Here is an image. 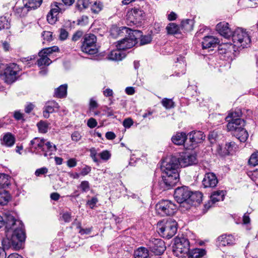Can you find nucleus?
Instances as JSON below:
<instances>
[{
  "instance_id": "nucleus-1",
  "label": "nucleus",
  "mask_w": 258,
  "mask_h": 258,
  "mask_svg": "<svg viewBox=\"0 0 258 258\" xmlns=\"http://www.w3.org/2000/svg\"><path fill=\"white\" fill-rule=\"evenodd\" d=\"M4 225L8 234L7 237L2 241L4 248H13L16 250L22 248L26 238L22 221L15 219L11 214L6 215L5 219L0 215V228Z\"/></svg>"
},
{
  "instance_id": "nucleus-2",
  "label": "nucleus",
  "mask_w": 258,
  "mask_h": 258,
  "mask_svg": "<svg viewBox=\"0 0 258 258\" xmlns=\"http://www.w3.org/2000/svg\"><path fill=\"white\" fill-rule=\"evenodd\" d=\"M180 165L178 158L172 156L164 160L161 166L162 171V179L159 181L161 190H167L173 186L179 180L178 172Z\"/></svg>"
},
{
  "instance_id": "nucleus-3",
  "label": "nucleus",
  "mask_w": 258,
  "mask_h": 258,
  "mask_svg": "<svg viewBox=\"0 0 258 258\" xmlns=\"http://www.w3.org/2000/svg\"><path fill=\"white\" fill-rule=\"evenodd\" d=\"M241 112H232L226 117L228 122L227 130L232 132L233 135L240 142H245L248 138L247 132L244 128L245 122L244 119L239 118Z\"/></svg>"
},
{
  "instance_id": "nucleus-4",
  "label": "nucleus",
  "mask_w": 258,
  "mask_h": 258,
  "mask_svg": "<svg viewBox=\"0 0 258 258\" xmlns=\"http://www.w3.org/2000/svg\"><path fill=\"white\" fill-rule=\"evenodd\" d=\"M202 194L200 192H192L186 186H183L177 187L174 194V197L179 203H182L188 200L196 201L200 203L201 201Z\"/></svg>"
},
{
  "instance_id": "nucleus-5",
  "label": "nucleus",
  "mask_w": 258,
  "mask_h": 258,
  "mask_svg": "<svg viewBox=\"0 0 258 258\" xmlns=\"http://www.w3.org/2000/svg\"><path fill=\"white\" fill-rule=\"evenodd\" d=\"M177 226V222L173 219L163 220L158 223V232L163 237L169 239L176 233Z\"/></svg>"
},
{
  "instance_id": "nucleus-6",
  "label": "nucleus",
  "mask_w": 258,
  "mask_h": 258,
  "mask_svg": "<svg viewBox=\"0 0 258 258\" xmlns=\"http://www.w3.org/2000/svg\"><path fill=\"white\" fill-rule=\"evenodd\" d=\"M233 45L239 48L247 47L250 43V36L245 30L238 28L232 35Z\"/></svg>"
},
{
  "instance_id": "nucleus-7",
  "label": "nucleus",
  "mask_w": 258,
  "mask_h": 258,
  "mask_svg": "<svg viewBox=\"0 0 258 258\" xmlns=\"http://www.w3.org/2000/svg\"><path fill=\"white\" fill-rule=\"evenodd\" d=\"M138 36H141L140 31L130 30L128 37L118 41L116 47L122 50L131 48L137 43Z\"/></svg>"
},
{
  "instance_id": "nucleus-8",
  "label": "nucleus",
  "mask_w": 258,
  "mask_h": 258,
  "mask_svg": "<svg viewBox=\"0 0 258 258\" xmlns=\"http://www.w3.org/2000/svg\"><path fill=\"white\" fill-rule=\"evenodd\" d=\"M189 250V242L184 237H176L174 238L173 251L176 256H182L187 254Z\"/></svg>"
},
{
  "instance_id": "nucleus-9",
  "label": "nucleus",
  "mask_w": 258,
  "mask_h": 258,
  "mask_svg": "<svg viewBox=\"0 0 258 258\" xmlns=\"http://www.w3.org/2000/svg\"><path fill=\"white\" fill-rule=\"evenodd\" d=\"M20 70L18 65L14 63H11L0 74V77L5 82L10 84L17 80Z\"/></svg>"
},
{
  "instance_id": "nucleus-10",
  "label": "nucleus",
  "mask_w": 258,
  "mask_h": 258,
  "mask_svg": "<svg viewBox=\"0 0 258 258\" xmlns=\"http://www.w3.org/2000/svg\"><path fill=\"white\" fill-rule=\"evenodd\" d=\"M176 210V205L169 200H162L156 205L157 212L162 216L173 215Z\"/></svg>"
},
{
  "instance_id": "nucleus-11",
  "label": "nucleus",
  "mask_w": 258,
  "mask_h": 258,
  "mask_svg": "<svg viewBox=\"0 0 258 258\" xmlns=\"http://www.w3.org/2000/svg\"><path fill=\"white\" fill-rule=\"evenodd\" d=\"M96 37L92 34H86L81 46L83 52L89 54H94L98 52L96 45Z\"/></svg>"
},
{
  "instance_id": "nucleus-12",
  "label": "nucleus",
  "mask_w": 258,
  "mask_h": 258,
  "mask_svg": "<svg viewBox=\"0 0 258 258\" xmlns=\"http://www.w3.org/2000/svg\"><path fill=\"white\" fill-rule=\"evenodd\" d=\"M58 47L57 46H53L51 47L46 48L40 51L38 55L40 58L37 60V64L39 67L42 66H48L51 62V60L48 57V55L52 53L53 52L58 51Z\"/></svg>"
},
{
  "instance_id": "nucleus-13",
  "label": "nucleus",
  "mask_w": 258,
  "mask_h": 258,
  "mask_svg": "<svg viewBox=\"0 0 258 258\" xmlns=\"http://www.w3.org/2000/svg\"><path fill=\"white\" fill-rule=\"evenodd\" d=\"M145 13L139 8H134L128 11L127 15V20L133 24L139 23L144 19Z\"/></svg>"
},
{
  "instance_id": "nucleus-14",
  "label": "nucleus",
  "mask_w": 258,
  "mask_h": 258,
  "mask_svg": "<svg viewBox=\"0 0 258 258\" xmlns=\"http://www.w3.org/2000/svg\"><path fill=\"white\" fill-rule=\"evenodd\" d=\"M151 250L157 255L163 253L166 249L164 242L161 239L153 238L148 244Z\"/></svg>"
},
{
  "instance_id": "nucleus-15",
  "label": "nucleus",
  "mask_w": 258,
  "mask_h": 258,
  "mask_svg": "<svg viewBox=\"0 0 258 258\" xmlns=\"http://www.w3.org/2000/svg\"><path fill=\"white\" fill-rule=\"evenodd\" d=\"M178 160L181 167H186L197 162V156L195 153L187 152L182 153Z\"/></svg>"
},
{
  "instance_id": "nucleus-16",
  "label": "nucleus",
  "mask_w": 258,
  "mask_h": 258,
  "mask_svg": "<svg viewBox=\"0 0 258 258\" xmlns=\"http://www.w3.org/2000/svg\"><path fill=\"white\" fill-rule=\"evenodd\" d=\"M189 141L191 144L187 148L189 149H193L196 145L203 142L205 139V135L201 131H194L190 132L188 135Z\"/></svg>"
},
{
  "instance_id": "nucleus-17",
  "label": "nucleus",
  "mask_w": 258,
  "mask_h": 258,
  "mask_svg": "<svg viewBox=\"0 0 258 258\" xmlns=\"http://www.w3.org/2000/svg\"><path fill=\"white\" fill-rule=\"evenodd\" d=\"M202 183L205 188H213L217 185L218 179L213 173H207L205 175Z\"/></svg>"
},
{
  "instance_id": "nucleus-18",
  "label": "nucleus",
  "mask_w": 258,
  "mask_h": 258,
  "mask_svg": "<svg viewBox=\"0 0 258 258\" xmlns=\"http://www.w3.org/2000/svg\"><path fill=\"white\" fill-rule=\"evenodd\" d=\"M216 30L221 35L226 38H229L232 36L233 33L231 29L229 27V24L225 22L218 23L216 25Z\"/></svg>"
},
{
  "instance_id": "nucleus-19",
  "label": "nucleus",
  "mask_w": 258,
  "mask_h": 258,
  "mask_svg": "<svg viewBox=\"0 0 258 258\" xmlns=\"http://www.w3.org/2000/svg\"><path fill=\"white\" fill-rule=\"evenodd\" d=\"M59 107V105L56 101L53 100L47 101L44 107L43 116L45 118H48L49 117V114L56 111Z\"/></svg>"
},
{
  "instance_id": "nucleus-20",
  "label": "nucleus",
  "mask_w": 258,
  "mask_h": 258,
  "mask_svg": "<svg viewBox=\"0 0 258 258\" xmlns=\"http://www.w3.org/2000/svg\"><path fill=\"white\" fill-rule=\"evenodd\" d=\"M224 198V192L223 190H219L213 192L211 196L210 201L205 206L206 208H210L212 207V205L215 204L216 202L223 201Z\"/></svg>"
},
{
  "instance_id": "nucleus-21",
  "label": "nucleus",
  "mask_w": 258,
  "mask_h": 258,
  "mask_svg": "<svg viewBox=\"0 0 258 258\" xmlns=\"http://www.w3.org/2000/svg\"><path fill=\"white\" fill-rule=\"evenodd\" d=\"M217 242L219 246H230L234 244L235 238L232 235L223 234L218 238Z\"/></svg>"
},
{
  "instance_id": "nucleus-22",
  "label": "nucleus",
  "mask_w": 258,
  "mask_h": 258,
  "mask_svg": "<svg viewBox=\"0 0 258 258\" xmlns=\"http://www.w3.org/2000/svg\"><path fill=\"white\" fill-rule=\"evenodd\" d=\"M219 42V39L213 36H207L204 37L202 42L203 49H207L216 46Z\"/></svg>"
},
{
  "instance_id": "nucleus-23",
  "label": "nucleus",
  "mask_w": 258,
  "mask_h": 258,
  "mask_svg": "<svg viewBox=\"0 0 258 258\" xmlns=\"http://www.w3.org/2000/svg\"><path fill=\"white\" fill-rule=\"evenodd\" d=\"M44 149H41V151L43 153V155L45 157L50 156L56 150V146L52 143L47 141L46 140L43 146Z\"/></svg>"
},
{
  "instance_id": "nucleus-24",
  "label": "nucleus",
  "mask_w": 258,
  "mask_h": 258,
  "mask_svg": "<svg viewBox=\"0 0 258 258\" xmlns=\"http://www.w3.org/2000/svg\"><path fill=\"white\" fill-rule=\"evenodd\" d=\"M238 147L234 142L231 141L226 144L225 151L223 153L219 152V154L221 156H226L229 154H232L234 152L237 150Z\"/></svg>"
},
{
  "instance_id": "nucleus-25",
  "label": "nucleus",
  "mask_w": 258,
  "mask_h": 258,
  "mask_svg": "<svg viewBox=\"0 0 258 258\" xmlns=\"http://www.w3.org/2000/svg\"><path fill=\"white\" fill-rule=\"evenodd\" d=\"M45 139L43 138H35L30 142L31 149L34 150H40L41 149H44L43 146L45 142Z\"/></svg>"
},
{
  "instance_id": "nucleus-26",
  "label": "nucleus",
  "mask_w": 258,
  "mask_h": 258,
  "mask_svg": "<svg viewBox=\"0 0 258 258\" xmlns=\"http://www.w3.org/2000/svg\"><path fill=\"white\" fill-rule=\"evenodd\" d=\"M121 50L117 48L116 50L111 51L108 55V59L112 60H121L125 56V53Z\"/></svg>"
},
{
  "instance_id": "nucleus-27",
  "label": "nucleus",
  "mask_w": 258,
  "mask_h": 258,
  "mask_svg": "<svg viewBox=\"0 0 258 258\" xmlns=\"http://www.w3.org/2000/svg\"><path fill=\"white\" fill-rule=\"evenodd\" d=\"M130 30V29L125 27L119 28L117 26H114L110 29V34L113 37H117V36L121 35L122 33H128Z\"/></svg>"
},
{
  "instance_id": "nucleus-28",
  "label": "nucleus",
  "mask_w": 258,
  "mask_h": 258,
  "mask_svg": "<svg viewBox=\"0 0 258 258\" xmlns=\"http://www.w3.org/2000/svg\"><path fill=\"white\" fill-rule=\"evenodd\" d=\"M187 136L184 133H178L172 138V142L176 145H181L185 143Z\"/></svg>"
},
{
  "instance_id": "nucleus-29",
  "label": "nucleus",
  "mask_w": 258,
  "mask_h": 258,
  "mask_svg": "<svg viewBox=\"0 0 258 258\" xmlns=\"http://www.w3.org/2000/svg\"><path fill=\"white\" fill-rule=\"evenodd\" d=\"M68 85L63 84L54 90V96L58 98H65L67 95Z\"/></svg>"
},
{
  "instance_id": "nucleus-30",
  "label": "nucleus",
  "mask_w": 258,
  "mask_h": 258,
  "mask_svg": "<svg viewBox=\"0 0 258 258\" xmlns=\"http://www.w3.org/2000/svg\"><path fill=\"white\" fill-rule=\"evenodd\" d=\"M14 137L11 133H7L1 139V144L7 147H12L15 143Z\"/></svg>"
},
{
  "instance_id": "nucleus-31",
  "label": "nucleus",
  "mask_w": 258,
  "mask_h": 258,
  "mask_svg": "<svg viewBox=\"0 0 258 258\" xmlns=\"http://www.w3.org/2000/svg\"><path fill=\"white\" fill-rule=\"evenodd\" d=\"M149 255V250L144 247L138 248L134 252L135 258H148Z\"/></svg>"
},
{
  "instance_id": "nucleus-32",
  "label": "nucleus",
  "mask_w": 258,
  "mask_h": 258,
  "mask_svg": "<svg viewBox=\"0 0 258 258\" xmlns=\"http://www.w3.org/2000/svg\"><path fill=\"white\" fill-rule=\"evenodd\" d=\"M188 258H201L205 254L206 251L203 249L195 248L188 252Z\"/></svg>"
},
{
  "instance_id": "nucleus-33",
  "label": "nucleus",
  "mask_w": 258,
  "mask_h": 258,
  "mask_svg": "<svg viewBox=\"0 0 258 258\" xmlns=\"http://www.w3.org/2000/svg\"><path fill=\"white\" fill-rule=\"evenodd\" d=\"M24 5L30 10L37 9L41 5L42 0H23Z\"/></svg>"
},
{
  "instance_id": "nucleus-34",
  "label": "nucleus",
  "mask_w": 258,
  "mask_h": 258,
  "mask_svg": "<svg viewBox=\"0 0 258 258\" xmlns=\"http://www.w3.org/2000/svg\"><path fill=\"white\" fill-rule=\"evenodd\" d=\"M102 3L98 0H91L90 6L91 11L94 13H98L102 9Z\"/></svg>"
},
{
  "instance_id": "nucleus-35",
  "label": "nucleus",
  "mask_w": 258,
  "mask_h": 258,
  "mask_svg": "<svg viewBox=\"0 0 258 258\" xmlns=\"http://www.w3.org/2000/svg\"><path fill=\"white\" fill-rule=\"evenodd\" d=\"M91 0H77L76 4V7L79 11H82L90 6Z\"/></svg>"
},
{
  "instance_id": "nucleus-36",
  "label": "nucleus",
  "mask_w": 258,
  "mask_h": 258,
  "mask_svg": "<svg viewBox=\"0 0 258 258\" xmlns=\"http://www.w3.org/2000/svg\"><path fill=\"white\" fill-rule=\"evenodd\" d=\"M11 199V196L8 191L3 190L0 191V205H7Z\"/></svg>"
},
{
  "instance_id": "nucleus-37",
  "label": "nucleus",
  "mask_w": 258,
  "mask_h": 258,
  "mask_svg": "<svg viewBox=\"0 0 258 258\" xmlns=\"http://www.w3.org/2000/svg\"><path fill=\"white\" fill-rule=\"evenodd\" d=\"M9 176L5 173H0V188H3L10 184Z\"/></svg>"
},
{
  "instance_id": "nucleus-38",
  "label": "nucleus",
  "mask_w": 258,
  "mask_h": 258,
  "mask_svg": "<svg viewBox=\"0 0 258 258\" xmlns=\"http://www.w3.org/2000/svg\"><path fill=\"white\" fill-rule=\"evenodd\" d=\"M176 65V67L179 68L180 70L178 71H180V72H178L177 74L178 75L181 73V74H184L185 72V67H186V62L184 59V58L180 57L179 58H177V62Z\"/></svg>"
},
{
  "instance_id": "nucleus-39",
  "label": "nucleus",
  "mask_w": 258,
  "mask_h": 258,
  "mask_svg": "<svg viewBox=\"0 0 258 258\" xmlns=\"http://www.w3.org/2000/svg\"><path fill=\"white\" fill-rule=\"evenodd\" d=\"M194 26L193 21L191 19H186L181 22V26L187 31L192 30Z\"/></svg>"
},
{
  "instance_id": "nucleus-40",
  "label": "nucleus",
  "mask_w": 258,
  "mask_h": 258,
  "mask_svg": "<svg viewBox=\"0 0 258 258\" xmlns=\"http://www.w3.org/2000/svg\"><path fill=\"white\" fill-rule=\"evenodd\" d=\"M166 30L168 34H175L179 31V27L175 23H169L166 27Z\"/></svg>"
},
{
  "instance_id": "nucleus-41",
  "label": "nucleus",
  "mask_w": 258,
  "mask_h": 258,
  "mask_svg": "<svg viewBox=\"0 0 258 258\" xmlns=\"http://www.w3.org/2000/svg\"><path fill=\"white\" fill-rule=\"evenodd\" d=\"M10 27V22L6 16L0 17V30L4 29H9Z\"/></svg>"
},
{
  "instance_id": "nucleus-42",
  "label": "nucleus",
  "mask_w": 258,
  "mask_h": 258,
  "mask_svg": "<svg viewBox=\"0 0 258 258\" xmlns=\"http://www.w3.org/2000/svg\"><path fill=\"white\" fill-rule=\"evenodd\" d=\"M39 132L46 133L48 131V124L44 121H40L37 124Z\"/></svg>"
},
{
  "instance_id": "nucleus-43",
  "label": "nucleus",
  "mask_w": 258,
  "mask_h": 258,
  "mask_svg": "<svg viewBox=\"0 0 258 258\" xmlns=\"http://www.w3.org/2000/svg\"><path fill=\"white\" fill-rule=\"evenodd\" d=\"M30 10L25 5L22 7H15L16 13L20 17L24 16Z\"/></svg>"
},
{
  "instance_id": "nucleus-44",
  "label": "nucleus",
  "mask_w": 258,
  "mask_h": 258,
  "mask_svg": "<svg viewBox=\"0 0 258 258\" xmlns=\"http://www.w3.org/2000/svg\"><path fill=\"white\" fill-rule=\"evenodd\" d=\"M249 164L252 166L258 165V152L253 153L248 161Z\"/></svg>"
},
{
  "instance_id": "nucleus-45",
  "label": "nucleus",
  "mask_w": 258,
  "mask_h": 258,
  "mask_svg": "<svg viewBox=\"0 0 258 258\" xmlns=\"http://www.w3.org/2000/svg\"><path fill=\"white\" fill-rule=\"evenodd\" d=\"M161 103L162 105L166 109H170L174 107V102L171 99L164 98Z\"/></svg>"
},
{
  "instance_id": "nucleus-46",
  "label": "nucleus",
  "mask_w": 258,
  "mask_h": 258,
  "mask_svg": "<svg viewBox=\"0 0 258 258\" xmlns=\"http://www.w3.org/2000/svg\"><path fill=\"white\" fill-rule=\"evenodd\" d=\"M152 38L150 35L142 36L140 40V45H143L150 43Z\"/></svg>"
},
{
  "instance_id": "nucleus-47",
  "label": "nucleus",
  "mask_w": 258,
  "mask_h": 258,
  "mask_svg": "<svg viewBox=\"0 0 258 258\" xmlns=\"http://www.w3.org/2000/svg\"><path fill=\"white\" fill-rule=\"evenodd\" d=\"M47 20L49 24H54L57 20V16H54V14L49 12L47 15Z\"/></svg>"
},
{
  "instance_id": "nucleus-48",
  "label": "nucleus",
  "mask_w": 258,
  "mask_h": 258,
  "mask_svg": "<svg viewBox=\"0 0 258 258\" xmlns=\"http://www.w3.org/2000/svg\"><path fill=\"white\" fill-rule=\"evenodd\" d=\"M79 187L83 192H87L90 189L89 183L88 181H83L80 184Z\"/></svg>"
},
{
  "instance_id": "nucleus-49",
  "label": "nucleus",
  "mask_w": 258,
  "mask_h": 258,
  "mask_svg": "<svg viewBox=\"0 0 258 258\" xmlns=\"http://www.w3.org/2000/svg\"><path fill=\"white\" fill-rule=\"evenodd\" d=\"M99 155L101 159L105 161L109 160L111 157V154L107 150L103 151Z\"/></svg>"
},
{
  "instance_id": "nucleus-50",
  "label": "nucleus",
  "mask_w": 258,
  "mask_h": 258,
  "mask_svg": "<svg viewBox=\"0 0 258 258\" xmlns=\"http://www.w3.org/2000/svg\"><path fill=\"white\" fill-rule=\"evenodd\" d=\"M44 40L50 41L52 40V33L50 31H43L42 34Z\"/></svg>"
},
{
  "instance_id": "nucleus-51",
  "label": "nucleus",
  "mask_w": 258,
  "mask_h": 258,
  "mask_svg": "<svg viewBox=\"0 0 258 258\" xmlns=\"http://www.w3.org/2000/svg\"><path fill=\"white\" fill-rule=\"evenodd\" d=\"M89 151L90 153V157L93 159V161L96 163H98L99 160L96 157L97 152L96 149L95 148H91L89 150Z\"/></svg>"
},
{
  "instance_id": "nucleus-52",
  "label": "nucleus",
  "mask_w": 258,
  "mask_h": 258,
  "mask_svg": "<svg viewBox=\"0 0 258 258\" xmlns=\"http://www.w3.org/2000/svg\"><path fill=\"white\" fill-rule=\"evenodd\" d=\"M69 33L64 29H60L59 30V38L61 40H66L68 37Z\"/></svg>"
},
{
  "instance_id": "nucleus-53",
  "label": "nucleus",
  "mask_w": 258,
  "mask_h": 258,
  "mask_svg": "<svg viewBox=\"0 0 258 258\" xmlns=\"http://www.w3.org/2000/svg\"><path fill=\"white\" fill-rule=\"evenodd\" d=\"M47 172L48 169L46 167H42L37 169L35 172V174L37 176H39L41 175H43L47 173Z\"/></svg>"
},
{
  "instance_id": "nucleus-54",
  "label": "nucleus",
  "mask_w": 258,
  "mask_h": 258,
  "mask_svg": "<svg viewBox=\"0 0 258 258\" xmlns=\"http://www.w3.org/2000/svg\"><path fill=\"white\" fill-rule=\"evenodd\" d=\"M98 201V199L96 197H93L90 200L87 202V204L91 209H93Z\"/></svg>"
},
{
  "instance_id": "nucleus-55",
  "label": "nucleus",
  "mask_w": 258,
  "mask_h": 258,
  "mask_svg": "<svg viewBox=\"0 0 258 258\" xmlns=\"http://www.w3.org/2000/svg\"><path fill=\"white\" fill-rule=\"evenodd\" d=\"M72 139L75 142H78L81 139V135L78 132H75L72 134Z\"/></svg>"
},
{
  "instance_id": "nucleus-56",
  "label": "nucleus",
  "mask_w": 258,
  "mask_h": 258,
  "mask_svg": "<svg viewBox=\"0 0 258 258\" xmlns=\"http://www.w3.org/2000/svg\"><path fill=\"white\" fill-rule=\"evenodd\" d=\"M133 124V121L131 118H127L124 120L123 125L125 128H130Z\"/></svg>"
},
{
  "instance_id": "nucleus-57",
  "label": "nucleus",
  "mask_w": 258,
  "mask_h": 258,
  "mask_svg": "<svg viewBox=\"0 0 258 258\" xmlns=\"http://www.w3.org/2000/svg\"><path fill=\"white\" fill-rule=\"evenodd\" d=\"M87 125L90 128H94L97 125V122L94 118H90L88 120Z\"/></svg>"
},
{
  "instance_id": "nucleus-58",
  "label": "nucleus",
  "mask_w": 258,
  "mask_h": 258,
  "mask_svg": "<svg viewBox=\"0 0 258 258\" xmlns=\"http://www.w3.org/2000/svg\"><path fill=\"white\" fill-rule=\"evenodd\" d=\"M91 170V167L89 166H85L84 168H82L80 174L82 176H85L87 175Z\"/></svg>"
},
{
  "instance_id": "nucleus-59",
  "label": "nucleus",
  "mask_w": 258,
  "mask_h": 258,
  "mask_svg": "<svg viewBox=\"0 0 258 258\" xmlns=\"http://www.w3.org/2000/svg\"><path fill=\"white\" fill-rule=\"evenodd\" d=\"M83 35V32L82 31H78L76 32L72 37V40L76 41L78 40Z\"/></svg>"
},
{
  "instance_id": "nucleus-60",
  "label": "nucleus",
  "mask_w": 258,
  "mask_h": 258,
  "mask_svg": "<svg viewBox=\"0 0 258 258\" xmlns=\"http://www.w3.org/2000/svg\"><path fill=\"white\" fill-rule=\"evenodd\" d=\"M62 218L65 222H70L71 221V215L68 212L63 214Z\"/></svg>"
},
{
  "instance_id": "nucleus-61",
  "label": "nucleus",
  "mask_w": 258,
  "mask_h": 258,
  "mask_svg": "<svg viewBox=\"0 0 258 258\" xmlns=\"http://www.w3.org/2000/svg\"><path fill=\"white\" fill-rule=\"evenodd\" d=\"M14 117L17 120L23 119V114L20 111H16L14 113Z\"/></svg>"
},
{
  "instance_id": "nucleus-62",
  "label": "nucleus",
  "mask_w": 258,
  "mask_h": 258,
  "mask_svg": "<svg viewBox=\"0 0 258 258\" xmlns=\"http://www.w3.org/2000/svg\"><path fill=\"white\" fill-rule=\"evenodd\" d=\"M103 95L106 97H111L113 96V92L112 90L107 88L103 91Z\"/></svg>"
},
{
  "instance_id": "nucleus-63",
  "label": "nucleus",
  "mask_w": 258,
  "mask_h": 258,
  "mask_svg": "<svg viewBox=\"0 0 258 258\" xmlns=\"http://www.w3.org/2000/svg\"><path fill=\"white\" fill-rule=\"evenodd\" d=\"M77 165L76 160L74 158H71L67 161V165L70 167H74Z\"/></svg>"
},
{
  "instance_id": "nucleus-64",
  "label": "nucleus",
  "mask_w": 258,
  "mask_h": 258,
  "mask_svg": "<svg viewBox=\"0 0 258 258\" xmlns=\"http://www.w3.org/2000/svg\"><path fill=\"white\" fill-rule=\"evenodd\" d=\"M105 137L107 139L109 140H113L115 138L116 136L112 132H108L105 134Z\"/></svg>"
}]
</instances>
